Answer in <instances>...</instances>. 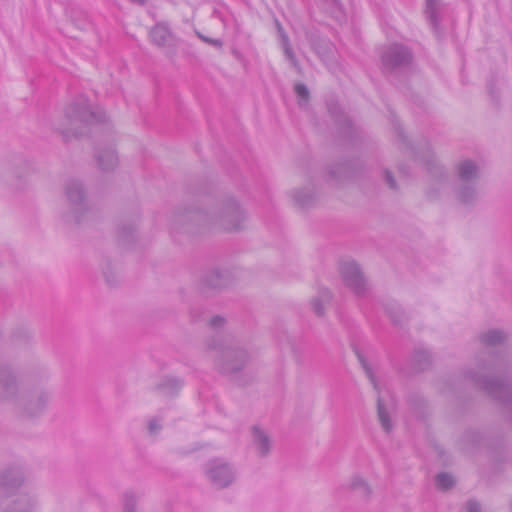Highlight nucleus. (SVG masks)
I'll list each match as a JSON object with an SVG mask.
<instances>
[{"mask_svg": "<svg viewBox=\"0 0 512 512\" xmlns=\"http://www.w3.org/2000/svg\"><path fill=\"white\" fill-rule=\"evenodd\" d=\"M414 61L412 50L403 44L393 43L381 53V70L391 76L409 69Z\"/></svg>", "mask_w": 512, "mask_h": 512, "instance_id": "nucleus-7", "label": "nucleus"}, {"mask_svg": "<svg viewBox=\"0 0 512 512\" xmlns=\"http://www.w3.org/2000/svg\"><path fill=\"white\" fill-rule=\"evenodd\" d=\"M453 191L457 201L465 206H473L479 199V188L476 183L455 182Z\"/></svg>", "mask_w": 512, "mask_h": 512, "instance_id": "nucleus-13", "label": "nucleus"}, {"mask_svg": "<svg viewBox=\"0 0 512 512\" xmlns=\"http://www.w3.org/2000/svg\"><path fill=\"white\" fill-rule=\"evenodd\" d=\"M228 283V275L226 272H222L218 269H212L208 271L202 279L204 287L209 289H221Z\"/></svg>", "mask_w": 512, "mask_h": 512, "instance_id": "nucleus-15", "label": "nucleus"}, {"mask_svg": "<svg viewBox=\"0 0 512 512\" xmlns=\"http://www.w3.org/2000/svg\"><path fill=\"white\" fill-rule=\"evenodd\" d=\"M428 197H430V198H434V197H435V196L432 194V190H430V191L428 192Z\"/></svg>", "mask_w": 512, "mask_h": 512, "instance_id": "nucleus-47", "label": "nucleus"}, {"mask_svg": "<svg viewBox=\"0 0 512 512\" xmlns=\"http://www.w3.org/2000/svg\"><path fill=\"white\" fill-rule=\"evenodd\" d=\"M103 274H104L105 280L109 286L114 287V286H117L121 282L120 275L116 271H114V268L112 267V265L110 263H108L105 266V268L103 270Z\"/></svg>", "mask_w": 512, "mask_h": 512, "instance_id": "nucleus-33", "label": "nucleus"}, {"mask_svg": "<svg viewBox=\"0 0 512 512\" xmlns=\"http://www.w3.org/2000/svg\"><path fill=\"white\" fill-rule=\"evenodd\" d=\"M294 91L298 97V104L304 107L308 104L310 92L307 86L303 83H297L294 87Z\"/></svg>", "mask_w": 512, "mask_h": 512, "instance_id": "nucleus-32", "label": "nucleus"}, {"mask_svg": "<svg viewBox=\"0 0 512 512\" xmlns=\"http://www.w3.org/2000/svg\"><path fill=\"white\" fill-rule=\"evenodd\" d=\"M384 177H385V181L388 184L389 188H391L392 190H397V188H398L397 183H396L395 177L392 174V172H390L389 170H385Z\"/></svg>", "mask_w": 512, "mask_h": 512, "instance_id": "nucleus-40", "label": "nucleus"}, {"mask_svg": "<svg viewBox=\"0 0 512 512\" xmlns=\"http://www.w3.org/2000/svg\"><path fill=\"white\" fill-rule=\"evenodd\" d=\"M429 173L435 178L436 184L441 185L446 181L447 175L443 167L436 161H429L427 163Z\"/></svg>", "mask_w": 512, "mask_h": 512, "instance_id": "nucleus-27", "label": "nucleus"}, {"mask_svg": "<svg viewBox=\"0 0 512 512\" xmlns=\"http://www.w3.org/2000/svg\"><path fill=\"white\" fill-rule=\"evenodd\" d=\"M277 27H278V31L281 35V38L283 39V35L286 34L281 26V24L279 22H277Z\"/></svg>", "mask_w": 512, "mask_h": 512, "instance_id": "nucleus-45", "label": "nucleus"}, {"mask_svg": "<svg viewBox=\"0 0 512 512\" xmlns=\"http://www.w3.org/2000/svg\"><path fill=\"white\" fill-rule=\"evenodd\" d=\"M348 490L355 492L360 498L368 500L372 494L371 487L365 479L360 476H353L347 486Z\"/></svg>", "mask_w": 512, "mask_h": 512, "instance_id": "nucleus-18", "label": "nucleus"}, {"mask_svg": "<svg viewBox=\"0 0 512 512\" xmlns=\"http://www.w3.org/2000/svg\"><path fill=\"white\" fill-rule=\"evenodd\" d=\"M198 37L204 41L205 43H208L210 45H213L215 47H222L223 43L220 39H213V38H210V37H206L204 35H202L201 33H197Z\"/></svg>", "mask_w": 512, "mask_h": 512, "instance_id": "nucleus-42", "label": "nucleus"}, {"mask_svg": "<svg viewBox=\"0 0 512 512\" xmlns=\"http://www.w3.org/2000/svg\"><path fill=\"white\" fill-rule=\"evenodd\" d=\"M506 334L498 329H491L480 335L481 342L487 347H494L505 341Z\"/></svg>", "mask_w": 512, "mask_h": 512, "instance_id": "nucleus-23", "label": "nucleus"}, {"mask_svg": "<svg viewBox=\"0 0 512 512\" xmlns=\"http://www.w3.org/2000/svg\"><path fill=\"white\" fill-rule=\"evenodd\" d=\"M456 182L476 183L481 179L480 167L471 159H465L456 166Z\"/></svg>", "mask_w": 512, "mask_h": 512, "instance_id": "nucleus-12", "label": "nucleus"}, {"mask_svg": "<svg viewBox=\"0 0 512 512\" xmlns=\"http://www.w3.org/2000/svg\"><path fill=\"white\" fill-rule=\"evenodd\" d=\"M332 6V15L338 20L343 21L345 19V13L340 0H326Z\"/></svg>", "mask_w": 512, "mask_h": 512, "instance_id": "nucleus-36", "label": "nucleus"}, {"mask_svg": "<svg viewBox=\"0 0 512 512\" xmlns=\"http://www.w3.org/2000/svg\"><path fill=\"white\" fill-rule=\"evenodd\" d=\"M410 412L417 419H424L427 411V403L425 399L417 394L411 393L407 399Z\"/></svg>", "mask_w": 512, "mask_h": 512, "instance_id": "nucleus-17", "label": "nucleus"}, {"mask_svg": "<svg viewBox=\"0 0 512 512\" xmlns=\"http://www.w3.org/2000/svg\"><path fill=\"white\" fill-rule=\"evenodd\" d=\"M436 486L438 489L446 491L455 485L453 476L446 472H441L436 476Z\"/></svg>", "mask_w": 512, "mask_h": 512, "instance_id": "nucleus-30", "label": "nucleus"}, {"mask_svg": "<svg viewBox=\"0 0 512 512\" xmlns=\"http://www.w3.org/2000/svg\"><path fill=\"white\" fill-rule=\"evenodd\" d=\"M65 123L57 129L65 142L73 137L87 133L88 127L94 123L106 121V114L100 108H92L88 98L80 96L65 109Z\"/></svg>", "mask_w": 512, "mask_h": 512, "instance_id": "nucleus-4", "label": "nucleus"}, {"mask_svg": "<svg viewBox=\"0 0 512 512\" xmlns=\"http://www.w3.org/2000/svg\"><path fill=\"white\" fill-rule=\"evenodd\" d=\"M387 313H388L391 321L395 325H401L406 320V317H405L401 307L398 305H391V306L387 307Z\"/></svg>", "mask_w": 512, "mask_h": 512, "instance_id": "nucleus-34", "label": "nucleus"}, {"mask_svg": "<svg viewBox=\"0 0 512 512\" xmlns=\"http://www.w3.org/2000/svg\"><path fill=\"white\" fill-rule=\"evenodd\" d=\"M319 297L312 300L311 306L315 314L319 317L324 315V302L331 299V293L327 289H323L319 293Z\"/></svg>", "mask_w": 512, "mask_h": 512, "instance_id": "nucleus-25", "label": "nucleus"}, {"mask_svg": "<svg viewBox=\"0 0 512 512\" xmlns=\"http://www.w3.org/2000/svg\"><path fill=\"white\" fill-rule=\"evenodd\" d=\"M137 500L134 494L126 493L124 498V512H136Z\"/></svg>", "mask_w": 512, "mask_h": 512, "instance_id": "nucleus-37", "label": "nucleus"}, {"mask_svg": "<svg viewBox=\"0 0 512 512\" xmlns=\"http://www.w3.org/2000/svg\"><path fill=\"white\" fill-rule=\"evenodd\" d=\"M65 194L70 210L64 215V220L67 223H82L90 212L83 184L76 179L69 180L65 186Z\"/></svg>", "mask_w": 512, "mask_h": 512, "instance_id": "nucleus-8", "label": "nucleus"}, {"mask_svg": "<svg viewBox=\"0 0 512 512\" xmlns=\"http://www.w3.org/2000/svg\"><path fill=\"white\" fill-rule=\"evenodd\" d=\"M24 483L20 467H8L0 471V508L3 512H31L32 497L26 493L16 494Z\"/></svg>", "mask_w": 512, "mask_h": 512, "instance_id": "nucleus-5", "label": "nucleus"}, {"mask_svg": "<svg viewBox=\"0 0 512 512\" xmlns=\"http://www.w3.org/2000/svg\"><path fill=\"white\" fill-rule=\"evenodd\" d=\"M343 283L358 296L363 297L368 290L366 280L359 265L355 262H345L340 267Z\"/></svg>", "mask_w": 512, "mask_h": 512, "instance_id": "nucleus-11", "label": "nucleus"}, {"mask_svg": "<svg viewBox=\"0 0 512 512\" xmlns=\"http://www.w3.org/2000/svg\"><path fill=\"white\" fill-rule=\"evenodd\" d=\"M507 369L505 358L483 352L477 359L476 369L466 371L465 377L497 400L504 410L505 417L512 423V380Z\"/></svg>", "mask_w": 512, "mask_h": 512, "instance_id": "nucleus-2", "label": "nucleus"}, {"mask_svg": "<svg viewBox=\"0 0 512 512\" xmlns=\"http://www.w3.org/2000/svg\"><path fill=\"white\" fill-rule=\"evenodd\" d=\"M488 91L490 93V95L492 96V98H496V95H495V85L493 82H490L488 84Z\"/></svg>", "mask_w": 512, "mask_h": 512, "instance_id": "nucleus-43", "label": "nucleus"}, {"mask_svg": "<svg viewBox=\"0 0 512 512\" xmlns=\"http://www.w3.org/2000/svg\"><path fill=\"white\" fill-rule=\"evenodd\" d=\"M161 419H158V418H153L149 421V425H148V429H149V432L150 434H157L162 426H161Z\"/></svg>", "mask_w": 512, "mask_h": 512, "instance_id": "nucleus-39", "label": "nucleus"}, {"mask_svg": "<svg viewBox=\"0 0 512 512\" xmlns=\"http://www.w3.org/2000/svg\"><path fill=\"white\" fill-rule=\"evenodd\" d=\"M206 347L208 351L216 353V367L220 373L225 375H237L246 367L251 358L246 349L218 336L209 339Z\"/></svg>", "mask_w": 512, "mask_h": 512, "instance_id": "nucleus-6", "label": "nucleus"}, {"mask_svg": "<svg viewBox=\"0 0 512 512\" xmlns=\"http://www.w3.org/2000/svg\"><path fill=\"white\" fill-rule=\"evenodd\" d=\"M283 50H284V54H285V57L291 62V65L298 71L300 72L301 70V67L299 65V62L296 58V55L290 45V42H289V38L287 36V34H284L283 35Z\"/></svg>", "mask_w": 512, "mask_h": 512, "instance_id": "nucleus-29", "label": "nucleus"}, {"mask_svg": "<svg viewBox=\"0 0 512 512\" xmlns=\"http://www.w3.org/2000/svg\"><path fill=\"white\" fill-rule=\"evenodd\" d=\"M358 359L368 376L369 380L373 384L374 389L378 392L377 397V415L381 427L386 433H390L393 430V423L390 418L389 404L386 402L384 396L381 394L379 383L377 382L376 376L373 372L372 367L369 365L363 355L358 353Z\"/></svg>", "mask_w": 512, "mask_h": 512, "instance_id": "nucleus-9", "label": "nucleus"}, {"mask_svg": "<svg viewBox=\"0 0 512 512\" xmlns=\"http://www.w3.org/2000/svg\"><path fill=\"white\" fill-rule=\"evenodd\" d=\"M134 240V227L123 225L118 230V241L122 245H129Z\"/></svg>", "mask_w": 512, "mask_h": 512, "instance_id": "nucleus-31", "label": "nucleus"}, {"mask_svg": "<svg viewBox=\"0 0 512 512\" xmlns=\"http://www.w3.org/2000/svg\"><path fill=\"white\" fill-rule=\"evenodd\" d=\"M412 363L416 372L424 371L431 365V354L427 350L418 349L413 355Z\"/></svg>", "mask_w": 512, "mask_h": 512, "instance_id": "nucleus-24", "label": "nucleus"}, {"mask_svg": "<svg viewBox=\"0 0 512 512\" xmlns=\"http://www.w3.org/2000/svg\"><path fill=\"white\" fill-rule=\"evenodd\" d=\"M442 9L441 0H426L425 13L428 21L434 30H437L440 25V11Z\"/></svg>", "mask_w": 512, "mask_h": 512, "instance_id": "nucleus-19", "label": "nucleus"}, {"mask_svg": "<svg viewBox=\"0 0 512 512\" xmlns=\"http://www.w3.org/2000/svg\"><path fill=\"white\" fill-rule=\"evenodd\" d=\"M245 220V211L237 201L229 198L209 212L198 207L178 210L171 220V231L194 235L217 228L233 232L241 230Z\"/></svg>", "mask_w": 512, "mask_h": 512, "instance_id": "nucleus-1", "label": "nucleus"}, {"mask_svg": "<svg viewBox=\"0 0 512 512\" xmlns=\"http://www.w3.org/2000/svg\"><path fill=\"white\" fill-rule=\"evenodd\" d=\"M292 197L295 203L301 208L311 207L316 200L315 193L308 188L295 190L292 193Z\"/></svg>", "mask_w": 512, "mask_h": 512, "instance_id": "nucleus-22", "label": "nucleus"}, {"mask_svg": "<svg viewBox=\"0 0 512 512\" xmlns=\"http://www.w3.org/2000/svg\"><path fill=\"white\" fill-rule=\"evenodd\" d=\"M387 313H388L391 321L395 325H401L406 320V317H405L401 307L398 305H391V306L387 307Z\"/></svg>", "mask_w": 512, "mask_h": 512, "instance_id": "nucleus-35", "label": "nucleus"}, {"mask_svg": "<svg viewBox=\"0 0 512 512\" xmlns=\"http://www.w3.org/2000/svg\"><path fill=\"white\" fill-rule=\"evenodd\" d=\"M328 111L335 118L339 125H342L345 128H351V121L342 112L341 108L337 104H329Z\"/></svg>", "mask_w": 512, "mask_h": 512, "instance_id": "nucleus-26", "label": "nucleus"}, {"mask_svg": "<svg viewBox=\"0 0 512 512\" xmlns=\"http://www.w3.org/2000/svg\"><path fill=\"white\" fill-rule=\"evenodd\" d=\"M353 167L354 163L352 162L340 164L336 169L331 170V177L337 179L352 177L355 174Z\"/></svg>", "mask_w": 512, "mask_h": 512, "instance_id": "nucleus-28", "label": "nucleus"}, {"mask_svg": "<svg viewBox=\"0 0 512 512\" xmlns=\"http://www.w3.org/2000/svg\"><path fill=\"white\" fill-rule=\"evenodd\" d=\"M466 512H481V505L475 499H469L466 502Z\"/></svg>", "mask_w": 512, "mask_h": 512, "instance_id": "nucleus-41", "label": "nucleus"}, {"mask_svg": "<svg viewBox=\"0 0 512 512\" xmlns=\"http://www.w3.org/2000/svg\"><path fill=\"white\" fill-rule=\"evenodd\" d=\"M183 385V381L176 377H164L156 385V391L163 396H174L178 393Z\"/></svg>", "mask_w": 512, "mask_h": 512, "instance_id": "nucleus-16", "label": "nucleus"}, {"mask_svg": "<svg viewBox=\"0 0 512 512\" xmlns=\"http://www.w3.org/2000/svg\"><path fill=\"white\" fill-rule=\"evenodd\" d=\"M205 473L212 484L220 489L230 486L235 479L233 467L220 459L210 460Z\"/></svg>", "mask_w": 512, "mask_h": 512, "instance_id": "nucleus-10", "label": "nucleus"}, {"mask_svg": "<svg viewBox=\"0 0 512 512\" xmlns=\"http://www.w3.org/2000/svg\"><path fill=\"white\" fill-rule=\"evenodd\" d=\"M18 385L15 376L8 367H0V400L15 399L23 416L37 418L50 403V393L43 388L25 390L17 396Z\"/></svg>", "mask_w": 512, "mask_h": 512, "instance_id": "nucleus-3", "label": "nucleus"}, {"mask_svg": "<svg viewBox=\"0 0 512 512\" xmlns=\"http://www.w3.org/2000/svg\"><path fill=\"white\" fill-rule=\"evenodd\" d=\"M171 36V31L164 24H157L150 31V38L152 42L159 47L167 45Z\"/></svg>", "mask_w": 512, "mask_h": 512, "instance_id": "nucleus-20", "label": "nucleus"}, {"mask_svg": "<svg viewBox=\"0 0 512 512\" xmlns=\"http://www.w3.org/2000/svg\"><path fill=\"white\" fill-rule=\"evenodd\" d=\"M226 319L222 316L216 315L209 320V326L215 331L220 330L224 327Z\"/></svg>", "mask_w": 512, "mask_h": 512, "instance_id": "nucleus-38", "label": "nucleus"}, {"mask_svg": "<svg viewBox=\"0 0 512 512\" xmlns=\"http://www.w3.org/2000/svg\"><path fill=\"white\" fill-rule=\"evenodd\" d=\"M252 444L260 457H266L272 447L269 435L260 427H252Z\"/></svg>", "mask_w": 512, "mask_h": 512, "instance_id": "nucleus-14", "label": "nucleus"}, {"mask_svg": "<svg viewBox=\"0 0 512 512\" xmlns=\"http://www.w3.org/2000/svg\"><path fill=\"white\" fill-rule=\"evenodd\" d=\"M97 162L101 170L111 171L118 164V157L114 150L107 149L97 153Z\"/></svg>", "mask_w": 512, "mask_h": 512, "instance_id": "nucleus-21", "label": "nucleus"}, {"mask_svg": "<svg viewBox=\"0 0 512 512\" xmlns=\"http://www.w3.org/2000/svg\"><path fill=\"white\" fill-rule=\"evenodd\" d=\"M129 1L132 2L133 4L144 6L148 0H129Z\"/></svg>", "mask_w": 512, "mask_h": 512, "instance_id": "nucleus-44", "label": "nucleus"}, {"mask_svg": "<svg viewBox=\"0 0 512 512\" xmlns=\"http://www.w3.org/2000/svg\"><path fill=\"white\" fill-rule=\"evenodd\" d=\"M277 27H278V31L281 35V38L283 39V35L286 34L281 26V24L279 22H277Z\"/></svg>", "mask_w": 512, "mask_h": 512, "instance_id": "nucleus-46", "label": "nucleus"}]
</instances>
